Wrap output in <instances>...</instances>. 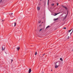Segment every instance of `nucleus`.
<instances>
[{
  "label": "nucleus",
  "instance_id": "nucleus-13",
  "mask_svg": "<svg viewBox=\"0 0 73 73\" xmlns=\"http://www.w3.org/2000/svg\"><path fill=\"white\" fill-rule=\"evenodd\" d=\"M42 29H40V30L39 31V32H40V31H42Z\"/></svg>",
  "mask_w": 73,
  "mask_h": 73
},
{
  "label": "nucleus",
  "instance_id": "nucleus-33",
  "mask_svg": "<svg viewBox=\"0 0 73 73\" xmlns=\"http://www.w3.org/2000/svg\"><path fill=\"white\" fill-rule=\"evenodd\" d=\"M42 73H43V72H42Z\"/></svg>",
  "mask_w": 73,
  "mask_h": 73
},
{
  "label": "nucleus",
  "instance_id": "nucleus-8",
  "mask_svg": "<svg viewBox=\"0 0 73 73\" xmlns=\"http://www.w3.org/2000/svg\"><path fill=\"white\" fill-rule=\"evenodd\" d=\"M63 8H65V9H67V8L65 6H63Z\"/></svg>",
  "mask_w": 73,
  "mask_h": 73
},
{
  "label": "nucleus",
  "instance_id": "nucleus-10",
  "mask_svg": "<svg viewBox=\"0 0 73 73\" xmlns=\"http://www.w3.org/2000/svg\"><path fill=\"white\" fill-rule=\"evenodd\" d=\"M58 20V18L54 19V21H56V20Z\"/></svg>",
  "mask_w": 73,
  "mask_h": 73
},
{
  "label": "nucleus",
  "instance_id": "nucleus-22",
  "mask_svg": "<svg viewBox=\"0 0 73 73\" xmlns=\"http://www.w3.org/2000/svg\"><path fill=\"white\" fill-rule=\"evenodd\" d=\"M63 29H66V27H64L63 28Z\"/></svg>",
  "mask_w": 73,
  "mask_h": 73
},
{
  "label": "nucleus",
  "instance_id": "nucleus-28",
  "mask_svg": "<svg viewBox=\"0 0 73 73\" xmlns=\"http://www.w3.org/2000/svg\"><path fill=\"white\" fill-rule=\"evenodd\" d=\"M11 15H13V13H11Z\"/></svg>",
  "mask_w": 73,
  "mask_h": 73
},
{
  "label": "nucleus",
  "instance_id": "nucleus-18",
  "mask_svg": "<svg viewBox=\"0 0 73 73\" xmlns=\"http://www.w3.org/2000/svg\"><path fill=\"white\" fill-rule=\"evenodd\" d=\"M49 0H48V4H49Z\"/></svg>",
  "mask_w": 73,
  "mask_h": 73
},
{
  "label": "nucleus",
  "instance_id": "nucleus-14",
  "mask_svg": "<svg viewBox=\"0 0 73 73\" xmlns=\"http://www.w3.org/2000/svg\"><path fill=\"white\" fill-rule=\"evenodd\" d=\"M70 37L69 36H68L67 38V39H69Z\"/></svg>",
  "mask_w": 73,
  "mask_h": 73
},
{
  "label": "nucleus",
  "instance_id": "nucleus-19",
  "mask_svg": "<svg viewBox=\"0 0 73 73\" xmlns=\"http://www.w3.org/2000/svg\"><path fill=\"white\" fill-rule=\"evenodd\" d=\"M39 23H41V21H38Z\"/></svg>",
  "mask_w": 73,
  "mask_h": 73
},
{
  "label": "nucleus",
  "instance_id": "nucleus-3",
  "mask_svg": "<svg viewBox=\"0 0 73 73\" xmlns=\"http://www.w3.org/2000/svg\"><path fill=\"white\" fill-rule=\"evenodd\" d=\"M5 50V47L4 46H3L2 48V50Z\"/></svg>",
  "mask_w": 73,
  "mask_h": 73
},
{
  "label": "nucleus",
  "instance_id": "nucleus-4",
  "mask_svg": "<svg viewBox=\"0 0 73 73\" xmlns=\"http://www.w3.org/2000/svg\"><path fill=\"white\" fill-rule=\"evenodd\" d=\"M32 71L31 70V68H29V73H31V71Z\"/></svg>",
  "mask_w": 73,
  "mask_h": 73
},
{
  "label": "nucleus",
  "instance_id": "nucleus-6",
  "mask_svg": "<svg viewBox=\"0 0 73 73\" xmlns=\"http://www.w3.org/2000/svg\"><path fill=\"white\" fill-rule=\"evenodd\" d=\"M59 13H60V12L58 13H55L53 15L56 16V15H58V14H59Z\"/></svg>",
  "mask_w": 73,
  "mask_h": 73
},
{
  "label": "nucleus",
  "instance_id": "nucleus-29",
  "mask_svg": "<svg viewBox=\"0 0 73 73\" xmlns=\"http://www.w3.org/2000/svg\"><path fill=\"white\" fill-rule=\"evenodd\" d=\"M12 15L10 16V17H12Z\"/></svg>",
  "mask_w": 73,
  "mask_h": 73
},
{
  "label": "nucleus",
  "instance_id": "nucleus-27",
  "mask_svg": "<svg viewBox=\"0 0 73 73\" xmlns=\"http://www.w3.org/2000/svg\"><path fill=\"white\" fill-rule=\"evenodd\" d=\"M41 25H39V27H41Z\"/></svg>",
  "mask_w": 73,
  "mask_h": 73
},
{
  "label": "nucleus",
  "instance_id": "nucleus-32",
  "mask_svg": "<svg viewBox=\"0 0 73 73\" xmlns=\"http://www.w3.org/2000/svg\"><path fill=\"white\" fill-rule=\"evenodd\" d=\"M40 1H41V0H40Z\"/></svg>",
  "mask_w": 73,
  "mask_h": 73
},
{
  "label": "nucleus",
  "instance_id": "nucleus-17",
  "mask_svg": "<svg viewBox=\"0 0 73 73\" xmlns=\"http://www.w3.org/2000/svg\"><path fill=\"white\" fill-rule=\"evenodd\" d=\"M2 0H1L0 1V3H1V2H2Z\"/></svg>",
  "mask_w": 73,
  "mask_h": 73
},
{
  "label": "nucleus",
  "instance_id": "nucleus-16",
  "mask_svg": "<svg viewBox=\"0 0 73 73\" xmlns=\"http://www.w3.org/2000/svg\"><path fill=\"white\" fill-rule=\"evenodd\" d=\"M54 5V4L53 3L51 4V5H52V6H53V5Z\"/></svg>",
  "mask_w": 73,
  "mask_h": 73
},
{
  "label": "nucleus",
  "instance_id": "nucleus-25",
  "mask_svg": "<svg viewBox=\"0 0 73 73\" xmlns=\"http://www.w3.org/2000/svg\"><path fill=\"white\" fill-rule=\"evenodd\" d=\"M4 21V20H2V22H3V21Z\"/></svg>",
  "mask_w": 73,
  "mask_h": 73
},
{
  "label": "nucleus",
  "instance_id": "nucleus-2",
  "mask_svg": "<svg viewBox=\"0 0 73 73\" xmlns=\"http://www.w3.org/2000/svg\"><path fill=\"white\" fill-rule=\"evenodd\" d=\"M72 31L71 33H70V35H71V34H72V32H73V29L72 30V29L70 30H69L68 31V33H69V32H71V31Z\"/></svg>",
  "mask_w": 73,
  "mask_h": 73
},
{
  "label": "nucleus",
  "instance_id": "nucleus-5",
  "mask_svg": "<svg viewBox=\"0 0 73 73\" xmlns=\"http://www.w3.org/2000/svg\"><path fill=\"white\" fill-rule=\"evenodd\" d=\"M17 50H20V47L19 46V47H17Z\"/></svg>",
  "mask_w": 73,
  "mask_h": 73
},
{
  "label": "nucleus",
  "instance_id": "nucleus-31",
  "mask_svg": "<svg viewBox=\"0 0 73 73\" xmlns=\"http://www.w3.org/2000/svg\"><path fill=\"white\" fill-rule=\"evenodd\" d=\"M51 70V71H52V70Z\"/></svg>",
  "mask_w": 73,
  "mask_h": 73
},
{
  "label": "nucleus",
  "instance_id": "nucleus-7",
  "mask_svg": "<svg viewBox=\"0 0 73 73\" xmlns=\"http://www.w3.org/2000/svg\"><path fill=\"white\" fill-rule=\"evenodd\" d=\"M67 15H68V13L66 15V16L64 18V19H66V17H67Z\"/></svg>",
  "mask_w": 73,
  "mask_h": 73
},
{
  "label": "nucleus",
  "instance_id": "nucleus-9",
  "mask_svg": "<svg viewBox=\"0 0 73 73\" xmlns=\"http://www.w3.org/2000/svg\"><path fill=\"white\" fill-rule=\"evenodd\" d=\"M37 9H38V11H39V10H40V7H38Z\"/></svg>",
  "mask_w": 73,
  "mask_h": 73
},
{
  "label": "nucleus",
  "instance_id": "nucleus-23",
  "mask_svg": "<svg viewBox=\"0 0 73 73\" xmlns=\"http://www.w3.org/2000/svg\"><path fill=\"white\" fill-rule=\"evenodd\" d=\"M13 25H14V23H13L12 24V27H13Z\"/></svg>",
  "mask_w": 73,
  "mask_h": 73
},
{
  "label": "nucleus",
  "instance_id": "nucleus-24",
  "mask_svg": "<svg viewBox=\"0 0 73 73\" xmlns=\"http://www.w3.org/2000/svg\"><path fill=\"white\" fill-rule=\"evenodd\" d=\"M45 54H44L43 55V56L42 57H43V56H44V55H45Z\"/></svg>",
  "mask_w": 73,
  "mask_h": 73
},
{
  "label": "nucleus",
  "instance_id": "nucleus-11",
  "mask_svg": "<svg viewBox=\"0 0 73 73\" xmlns=\"http://www.w3.org/2000/svg\"><path fill=\"white\" fill-rule=\"evenodd\" d=\"M60 60L61 61H63V60H62V58H60Z\"/></svg>",
  "mask_w": 73,
  "mask_h": 73
},
{
  "label": "nucleus",
  "instance_id": "nucleus-15",
  "mask_svg": "<svg viewBox=\"0 0 73 73\" xmlns=\"http://www.w3.org/2000/svg\"><path fill=\"white\" fill-rule=\"evenodd\" d=\"M49 27H50L49 26H48L46 28V29H47V28H49Z\"/></svg>",
  "mask_w": 73,
  "mask_h": 73
},
{
  "label": "nucleus",
  "instance_id": "nucleus-20",
  "mask_svg": "<svg viewBox=\"0 0 73 73\" xmlns=\"http://www.w3.org/2000/svg\"><path fill=\"white\" fill-rule=\"evenodd\" d=\"M56 4L57 6H58V3H57Z\"/></svg>",
  "mask_w": 73,
  "mask_h": 73
},
{
  "label": "nucleus",
  "instance_id": "nucleus-1",
  "mask_svg": "<svg viewBox=\"0 0 73 73\" xmlns=\"http://www.w3.org/2000/svg\"><path fill=\"white\" fill-rule=\"evenodd\" d=\"M54 64H55V68H58V66L60 65L61 64V62H56L54 63Z\"/></svg>",
  "mask_w": 73,
  "mask_h": 73
},
{
  "label": "nucleus",
  "instance_id": "nucleus-26",
  "mask_svg": "<svg viewBox=\"0 0 73 73\" xmlns=\"http://www.w3.org/2000/svg\"><path fill=\"white\" fill-rule=\"evenodd\" d=\"M11 62L13 61V60H11Z\"/></svg>",
  "mask_w": 73,
  "mask_h": 73
},
{
  "label": "nucleus",
  "instance_id": "nucleus-12",
  "mask_svg": "<svg viewBox=\"0 0 73 73\" xmlns=\"http://www.w3.org/2000/svg\"><path fill=\"white\" fill-rule=\"evenodd\" d=\"M16 25V22H15L14 27H15Z\"/></svg>",
  "mask_w": 73,
  "mask_h": 73
},
{
  "label": "nucleus",
  "instance_id": "nucleus-21",
  "mask_svg": "<svg viewBox=\"0 0 73 73\" xmlns=\"http://www.w3.org/2000/svg\"><path fill=\"white\" fill-rule=\"evenodd\" d=\"M36 54H37V52H35V55H36Z\"/></svg>",
  "mask_w": 73,
  "mask_h": 73
},
{
  "label": "nucleus",
  "instance_id": "nucleus-30",
  "mask_svg": "<svg viewBox=\"0 0 73 73\" xmlns=\"http://www.w3.org/2000/svg\"><path fill=\"white\" fill-rule=\"evenodd\" d=\"M44 23V22H42V23Z\"/></svg>",
  "mask_w": 73,
  "mask_h": 73
}]
</instances>
